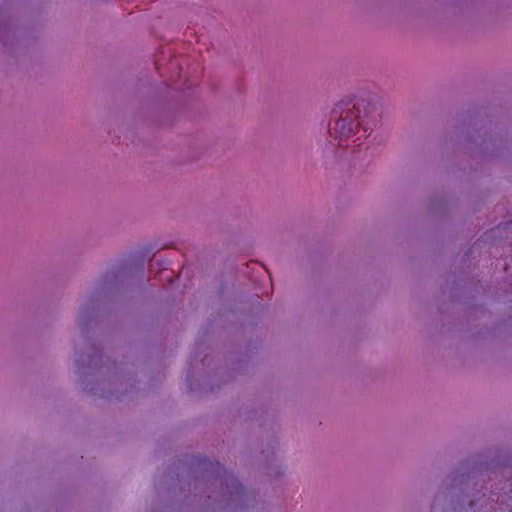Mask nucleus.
Returning a JSON list of instances; mask_svg holds the SVG:
<instances>
[{"label": "nucleus", "instance_id": "f257e3e1", "mask_svg": "<svg viewBox=\"0 0 512 512\" xmlns=\"http://www.w3.org/2000/svg\"><path fill=\"white\" fill-rule=\"evenodd\" d=\"M349 106L350 103L337 104L333 113L338 115V119L329 124V134L338 140L339 145L352 136L358 127H362L365 132L372 129L377 120V115L371 109H367L365 101L360 100L352 107Z\"/></svg>", "mask_w": 512, "mask_h": 512}]
</instances>
